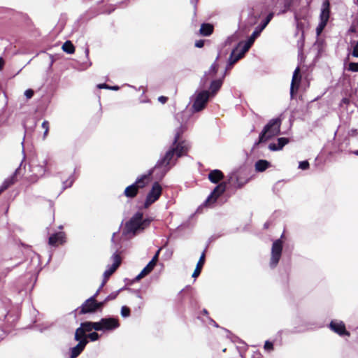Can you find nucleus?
<instances>
[{"label": "nucleus", "instance_id": "nucleus-48", "mask_svg": "<svg viewBox=\"0 0 358 358\" xmlns=\"http://www.w3.org/2000/svg\"><path fill=\"white\" fill-rule=\"evenodd\" d=\"M98 87L99 88H106V89H108V88H109V86L107 85L106 84H99L98 85Z\"/></svg>", "mask_w": 358, "mask_h": 358}, {"label": "nucleus", "instance_id": "nucleus-22", "mask_svg": "<svg viewBox=\"0 0 358 358\" xmlns=\"http://www.w3.org/2000/svg\"><path fill=\"white\" fill-rule=\"evenodd\" d=\"M273 17V14L272 13H269L264 21L262 22V24L255 29V30L253 31V33L257 32V36H259L261 34V32L265 29V27L267 26V24L270 22L271 19Z\"/></svg>", "mask_w": 358, "mask_h": 358}, {"label": "nucleus", "instance_id": "nucleus-57", "mask_svg": "<svg viewBox=\"0 0 358 358\" xmlns=\"http://www.w3.org/2000/svg\"><path fill=\"white\" fill-rule=\"evenodd\" d=\"M354 154H355L356 155H358V150L355 151Z\"/></svg>", "mask_w": 358, "mask_h": 358}, {"label": "nucleus", "instance_id": "nucleus-36", "mask_svg": "<svg viewBox=\"0 0 358 358\" xmlns=\"http://www.w3.org/2000/svg\"><path fill=\"white\" fill-rule=\"evenodd\" d=\"M87 336V339L89 338L91 341H96L99 338V335L96 332L90 333Z\"/></svg>", "mask_w": 358, "mask_h": 358}, {"label": "nucleus", "instance_id": "nucleus-37", "mask_svg": "<svg viewBox=\"0 0 358 358\" xmlns=\"http://www.w3.org/2000/svg\"><path fill=\"white\" fill-rule=\"evenodd\" d=\"M130 314V310L127 306H122L121 308V315L124 317H128Z\"/></svg>", "mask_w": 358, "mask_h": 358}, {"label": "nucleus", "instance_id": "nucleus-1", "mask_svg": "<svg viewBox=\"0 0 358 358\" xmlns=\"http://www.w3.org/2000/svg\"><path fill=\"white\" fill-rule=\"evenodd\" d=\"M185 129L186 127L185 125H181L180 128L176 130L172 147L166 152L164 157L159 159L156 164L154 171H156L159 170L162 172V176H163L169 170V165L174 159L175 156H176V158H178L186 155L187 152L189 150V144L186 141H179L180 135L184 132V131H185Z\"/></svg>", "mask_w": 358, "mask_h": 358}, {"label": "nucleus", "instance_id": "nucleus-41", "mask_svg": "<svg viewBox=\"0 0 358 358\" xmlns=\"http://www.w3.org/2000/svg\"><path fill=\"white\" fill-rule=\"evenodd\" d=\"M309 167V163L307 161H303L299 163V168L302 170H306Z\"/></svg>", "mask_w": 358, "mask_h": 358}, {"label": "nucleus", "instance_id": "nucleus-13", "mask_svg": "<svg viewBox=\"0 0 358 358\" xmlns=\"http://www.w3.org/2000/svg\"><path fill=\"white\" fill-rule=\"evenodd\" d=\"M225 189L226 185L224 183H220L218 185L211 194L208 197L206 202L209 204L210 203H214L217 200V197L225 191Z\"/></svg>", "mask_w": 358, "mask_h": 358}, {"label": "nucleus", "instance_id": "nucleus-21", "mask_svg": "<svg viewBox=\"0 0 358 358\" xmlns=\"http://www.w3.org/2000/svg\"><path fill=\"white\" fill-rule=\"evenodd\" d=\"M292 0H276L275 6L281 9L282 13L286 12L290 7Z\"/></svg>", "mask_w": 358, "mask_h": 358}, {"label": "nucleus", "instance_id": "nucleus-5", "mask_svg": "<svg viewBox=\"0 0 358 358\" xmlns=\"http://www.w3.org/2000/svg\"><path fill=\"white\" fill-rule=\"evenodd\" d=\"M282 250V242L280 239L275 241L273 243L271 248V257L270 261V266L274 268L277 266Z\"/></svg>", "mask_w": 358, "mask_h": 358}, {"label": "nucleus", "instance_id": "nucleus-54", "mask_svg": "<svg viewBox=\"0 0 358 358\" xmlns=\"http://www.w3.org/2000/svg\"><path fill=\"white\" fill-rule=\"evenodd\" d=\"M352 132L353 133V134H355L357 133V129L352 130Z\"/></svg>", "mask_w": 358, "mask_h": 358}, {"label": "nucleus", "instance_id": "nucleus-29", "mask_svg": "<svg viewBox=\"0 0 358 358\" xmlns=\"http://www.w3.org/2000/svg\"><path fill=\"white\" fill-rule=\"evenodd\" d=\"M138 189L134 184L128 186L124 190V194L127 197H134L137 194Z\"/></svg>", "mask_w": 358, "mask_h": 358}, {"label": "nucleus", "instance_id": "nucleus-58", "mask_svg": "<svg viewBox=\"0 0 358 358\" xmlns=\"http://www.w3.org/2000/svg\"><path fill=\"white\" fill-rule=\"evenodd\" d=\"M3 192V190L0 187V194Z\"/></svg>", "mask_w": 358, "mask_h": 358}, {"label": "nucleus", "instance_id": "nucleus-10", "mask_svg": "<svg viewBox=\"0 0 358 358\" xmlns=\"http://www.w3.org/2000/svg\"><path fill=\"white\" fill-rule=\"evenodd\" d=\"M46 161L43 162V164L40 165H34L31 164V172L33 175L31 176V180L32 182H36L38 178H41L44 176L46 169Z\"/></svg>", "mask_w": 358, "mask_h": 358}, {"label": "nucleus", "instance_id": "nucleus-59", "mask_svg": "<svg viewBox=\"0 0 358 358\" xmlns=\"http://www.w3.org/2000/svg\"><path fill=\"white\" fill-rule=\"evenodd\" d=\"M357 1H358V0H357Z\"/></svg>", "mask_w": 358, "mask_h": 358}, {"label": "nucleus", "instance_id": "nucleus-33", "mask_svg": "<svg viewBox=\"0 0 358 358\" xmlns=\"http://www.w3.org/2000/svg\"><path fill=\"white\" fill-rule=\"evenodd\" d=\"M41 126L45 129L44 133H43V139H45L46 138V136H48V131H49L48 121H47V120L43 121Z\"/></svg>", "mask_w": 358, "mask_h": 358}, {"label": "nucleus", "instance_id": "nucleus-23", "mask_svg": "<svg viewBox=\"0 0 358 358\" xmlns=\"http://www.w3.org/2000/svg\"><path fill=\"white\" fill-rule=\"evenodd\" d=\"M17 169L15 171V172L10 177L7 178L2 183V185L0 186V187L3 190L5 191L6 189H7L10 186H11L12 185H13L15 182V177H16V174H17Z\"/></svg>", "mask_w": 358, "mask_h": 358}, {"label": "nucleus", "instance_id": "nucleus-4", "mask_svg": "<svg viewBox=\"0 0 358 358\" xmlns=\"http://www.w3.org/2000/svg\"><path fill=\"white\" fill-rule=\"evenodd\" d=\"M99 329H101V328L99 327V325L98 324L97 322H82L80 324V327H78L76 330L74 339L78 340V339H80L79 337L85 338L86 339H87V336L86 334L87 332H90L93 329L98 331Z\"/></svg>", "mask_w": 358, "mask_h": 358}, {"label": "nucleus", "instance_id": "nucleus-25", "mask_svg": "<svg viewBox=\"0 0 358 358\" xmlns=\"http://www.w3.org/2000/svg\"><path fill=\"white\" fill-rule=\"evenodd\" d=\"M213 25H211L210 24H201L200 30H199L200 34L201 35L206 36H210L213 33Z\"/></svg>", "mask_w": 358, "mask_h": 358}, {"label": "nucleus", "instance_id": "nucleus-12", "mask_svg": "<svg viewBox=\"0 0 358 358\" xmlns=\"http://www.w3.org/2000/svg\"><path fill=\"white\" fill-rule=\"evenodd\" d=\"M97 303L95 300V296H91L90 299L85 301L82 306V313H87L94 312L97 309Z\"/></svg>", "mask_w": 358, "mask_h": 358}, {"label": "nucleus", "instance_id": "nucleus-51", "mask_svg": "<svg viewBox=\"0 0 358 358\" xmlns=\"http://www.w3.org/2000/svg\"><path fill=\"white\" fill-rule=\"evenodd\" d=\"M101 289H102V287H101V286H100L99 288L98 289V290L96 292V293L94 295V296H95V298L97 296V295L99 294V293Z\"/></svg>", "mask_w": 358, "mask_h": 358}, {"label": "nucleus", "instance_id": "nucleus-11", "mask_svg": "<svg viewBox=\"0 0 358 358\" xmlns=\"http://www.w3.org/2000/svg\"><path fill=\"white\" fill-rule=\"evenodd\" d=\"M80 339L76 340L78 343L71 349V358H76L85 349L88 343V340L85 338L79 337Z\"/></svg>", "mask_w": 358, "mask_h": 358}, {"label": "nucleus", "instance_id": "nucleus-55", "mask_svg": "<svg viewBox=\"0 0 358 358\" xmlns=\"http://www.w3.org/2000/svg\"><path fill=\"white\" fill-rule=\"evenodd\" d=\"M115 233H113V237H112V241L113 242L114 241V238L115 236Z\"/></svg>", "mask_w": 358, "mask_h": 358}, {"label": "nucleus", "instance_id": "nucleus-35", "mask_svg": "<svg viewBox=\"0 0 358 358\" xmlns=\"http://www.w3.org/2000/svg\"><path fill=\"white\" fill-rule=\"evenodd\" d=\"M257 33H252L250 37L248 38V41H246V43L248 44L250 47L255 42V39L257 38Z\"/></svg>", "mask_w": 358, "mask_h": 358}, {"label": "nucleus", "instance_id": "nucleus-7", "mask_svg": "<svg viewBox=\"0 0 358 358\" xmlns=\"http://www.w3.org/2000/svg\"><path fill=\"white\" fill-rule=\"evenodd\" d=\"M112 259L113 260V264L105 271L103 273V280L102 283L101 284V287H103L106 283L108 279L110 276L116 271L121 263L120 257L118 254L115 253L112 256Z\"/></svg>", "mask_w": 358, "mask_h": 358}, {"label": "nucleus", "instance_id": "nucleus-18", "mask_svg": "<svg viewBox=\"0 0 358 358\" xmlns=\"http://www.w3.org/2000/svg\"><path fill=\"white\" fill-rule=\"evenodd\" d=\"M289 142L288 138H279L278 139V143H271L268 145V148L272 151H276L281 150L286 144Z\"/></svg>", "mask_w": 358, "mask_h": 358}, {"label": "nucleus", "instance_id": "nucleus-20", "mask_svg": "<svg viewBox=\"0 0 358 358\" xmlns=\"http://www.w3.org/2000/svg\"><path fill=\"white\" fill-rule=\"evenodd\" d=\"M223 178V173L217 169L211 171L208 174L209 180L213 182L217 183Z\"/></svg>", "mask_w": 358, "mask_h": 358}, {"label": "nucleus", "instance_id": "nucleus-34", "mask_svg": "<svg viewBox=\"0 0 358 358\" xmlns=\"http://www.w3.org/2000/svg\"><path fill=\"white\" fill-rule=\"evenodd\" d=\"M217 69H218V65H217V64L216 62H214V63L211 65V66H210V69H209V71H208V74H212V76H214V75L217 73Z\"/></svg>", "mask_w": 358, "mask_h": 358}, {"label": "nucleus", "instance_id": "nucleus-28", "mask_svg": "<svg viewBox=\"0 0 358 358\" xmlns=\"http://www.w3.org/2000/svg\"><path fill=\"white\" fill-rule=\"evenodd\" d=\"M154 267L155 266H152V264L148 263L147 266L141 271V272L136 276V279L138 280L145 277L153 270Z\"/></svg>", "mask_w": 358, "mask_h": 358}, {"label": "nucleus", "instance_id": "nucleus-14", "mask_svg": "<svg viewBox=\"0 0 358 358\" xmlns=\"http://www.w3.org/2000/svg\"><path fill=\"white\" fill-rule=\"evenodd\" d=\"M300 69L299 67H297L293 73L292 80L291 83V87H290V95L291 97L293 98L294 90L296 91L298 90L299 85L301 80V76H299Z\"/></svg>", "mask_w": 358, "mask_h": 358}, {"label": "nucleus", "instance_id": "nucleus-32", "mask_svg": "<svg viewBox=\"0 0 358 358\" xmlns=\"http://www.w3.org/2000/svg\"><path fill=\"white\" fill-rule=\"evenodd\" d=\"M236 52H237L234 50L230 55V57L229 59V64L230 66L234 64L238 59H240L243 57L238 52L237 54Z\"/></svg>", "mask_w": 358, "mask_h": 358}, {"label": "nucleus", "instance_id": "nucleus-3", "mask_svg": "<svg viewBox=\"0 0 358 358\" xmlns=\"http://www.w3.org/2000/svg\"><path fill=\"white\" fill-rule=\"evenodd\" d=\"M280 124L281 120L280 118L271 120L259 134L258 143L265 142L278 135L280 131Z\"/></svg>", "mask_w": 358, "mask_h": 358}, {"label": "nucleus", "instance_id": "nucleus-45", "mask_svg": "<svg viewBox=\"0 0 358 358\" xmlns=\"http://www.w3.org/2000/svg\"><path fill=\"white\" fill-rule=\"evenodd\" d=\"M352 55L354 57H358V41L355 46L354 47L353 51H352Z\"/></svg>", "mask_w": 358, "mask_h": 358}, {"label": "nucleus", "instance_id": "nucleus-53", "mask_svg": "<svg viewBox=\"0 0 358 358\" xmlns=\"http://www.w3.org/2000/svg\"><path fill=\"white\" fill-rule=\"evenodd\" d=\"M198 0H191V2L192 4H194V6L196 5V2H197Z\"/></svg>", "mask_w": 358, "mask_h": 358}, {"label": "nucleus", "instance_id": "nucleus-56", "mask_svg": "<svg viewBox=\"0 0 358 358\" xmlns=\"http://www.w3.org/2000/svg\"><path fill=\"white\" fill-rule=\"evenodd\" d=\"M72 183H73V180H71V181L69 182V186L70 187V186L72 185Z\"/></svg>", "mask_w": 358, "mask_h": 358}, {"label": "nucleus", "instance_id": "nucleus-6", "mask_svg": "<svg viewBox=\"0 0 358 358\" xmlns=\"http://www.w3.org/2000/svg\"><path fill=\"white\" fill-rule=\"evenodd\" d=\"M210 97V92L207 90L199 92L195 98L192 108L194 111L199 112L203 110L207 103Z\"/></svg>", "mask_w": 358, "mask_h": 358}, {"label": "nucleus", "instance_id": "nucleus-39", "mask_svg": "<svg viewBox=\"0 0 358 358\" xmlns=\"http://www.w3.org/2000/svg\"><path fill=\"white\" fill-rule=\"evenodd\" d=\"M348 69L352 72H357L358 71V62L357 63H354V62L350 63Z\"/></svg>", "mask_w": 358, "mask_h": 358}, {"label": "nucleus", "instance_id": "nucleus-43", "mask_svg": "<svg viewBox=\"0 0 358 358\" xmlns=\"http://www.w3.org/2000/svg\"><path fill=\"white\" fill-rule=\"evenodd\" d=\"M264 349L266 350H271L273 349V343L269 341H266L264 344Z\"/></svg>", "mask_w": 358, "mask_h": 358}, {"label": "nucleus", "instance_id": "nucleus-19", "mask_svg": "<svg viewBox=\"0 0 358 358\" xmlns=\"http://www.w3.org/2000/svg\"><path fill=\"white\" fill-rule=\"evenodd\" d=\"M204 262H205V252H203L199 259V262H197V264L196 266V268H195V270L192 274V277L193 278H197L199 274L201 273V269H202V267L204 264Z\"/></svg>", "mask_w": 358, "mask_h": 358}, {"label": "nucleus", "instance_id": "nucleus-31", "mask_svg": "<svg viewBox=\"0 0 358 358\" xmlns=\"http://www.w3.org/2000/svg\"><path fill=\"white\" fill-rule=\"evenodd\" d=\"M62 50L65 52L69 53V54H72L75 52V48H74L73 45L72 44V43L69 41H66L62 45Z\"/></svg>", "mask_w": 358, "mask_h": 358}, {"label": "nucleus", "instance_id": "nucleus-2", "mask_svg": "<svg viewBox=\"0 0 358 358\" xmlns=\"http://www.w3.org/2000/svg\"><path fill=\"white\" fill-rule=\"evenodd\" d=\"M150 222L148 219L143 220V214L137 213L127 222L123 234L126 236H134L148 226Z\"/></svg>", "mask_w": 358, "mask_h": 358}, {"label": "nucleus", "instance_id": "nucleus-46", "mask_svg": "<svg viewBox=\"0 0 358 358\" xmlns=\"http://www.w3.org/2000/svg\"><path fill=\"white\" fill-rule=\"evenodd\" d=\"M167 97L166 96H161L158 98V100L159 102H161L162 103H165L167 101Z\"/></svg>", "mask_w": 358, "mask_h": 358}, {"label": "nucleus", "instance_id": "nucleus-47", "mask_svg": "<svg viewBox=\"0 0 358 358\" xmlns=\"http://www.w3.org/2000/svg\"><path fill=\"white\" fill-rule=\"evenodd\" d=\"M117 294H110L109 295L106 299V301H108V300H111V299H114L115 297H116Z\"/></svg>", "mask_w": 358, "mask_h": 358}, {"label": "nucleus", "instance_id": "nucleus-26", "mask_svg": "<svg viewBox=\"0 0 358 358\" xmlns=\"http://www.w3.org/2000/svg\"><path fill=\"white\" fill-rule=\"evenodd\" d=\"M250 46L246 43L245 41H241L238 44V46L234 49L236 52H238L240 55L243 56L246 52L249 50Z\"/></svg>", "mask_w": 358, "mask_h": 358}, {"label": "nucleus", "instance_id": "nucleus-30", "mask_svg": "<svg viewBox=\"0 0 358 358\" xmlns=\"http://www.w3.org/2000/svg\"><path fill=\"white\" fill-rule=\"evenodd\" d=\"M269 166V162L266 160H259L255 164V169L258 171H264Z\"/></svg>", "mask_w": 358, "mask_h": 358}, {"label": "nucleus", "instance_id": "nucleus-50", "mask_svg": "<svg viewBox=\"0 0 358 358\" xmlns=\"http://www.w3.org/2000/svg\"><path fill=\"white\" fill-rule=\"evenodd\" d=\"M108 89H111V90H119V87L118 86H113V87H110L109 86Z\"/></svg>", "mask_w": 358, "mask_h": 358}, {"label": "nucleus", "instance_id": "nucleus-16", "mask_svg": "<svg viewBox=\"0 0 358 358\" xmlns=\"http://www.w3.org/2000/svg\"><path fill=\"white\" fill-rule=\"evenodd\" d=\"M329 326L331 330L338 334L339 335H350V334L346 331L345 324L343 322L332 321Z\"/></svg>", "mask_w": 358, "mask_h": 358}, {"label": "nucleus", "instance_id": "nucleus-49", "mask_svg": "<svg viewBox=\"0 0 358 358\" xmlns=\"http://www.w3.org/2000/svg\"><path fill=\"white\" fill-rule=\"evenodd\" d=\"M3 63H4L3 60L1 58H0V70H1V69L3 66Z\"/></svg>", "mask_w": 358, "mask_h": 358}, {"label": "nucleus", "instance_id": "nucleus-44", "mask_svg": "<svg viewBox=\"0 0 358 358\" xmlns=\"http://www.w3.org/2000/svg\"><path fill=\"white\" fill-rule=\"evenodd\" d=\"M204 45V41L203 40H199L195 42V46L196 48H201Z\"/></svg>", "mask_w": 358, "mask_h": 358}, {"label": "nucleus", "instance_id": "nucleus-42", "mask_svg": "<svg viewBox=\"0 0 358 358\" xmlns=\"http://www.w3.org/2000/svg\"><path fill=\"white\" fill-rule=\"evenodd\" d=\"M34 95V91L31 89H29V90H27L25 92H24V96L27 98V99H31Z\"/></svg>", "mask_w": 358, "mask_h": 358}, {"label": "nucleus", "instance_id": "nucleus-9", "mask_svg": "<svg viewBox=\"0 0 358 358\" xmlns=\"http://www.w3.org/2000/svg\"><path fill=\"white\" fill-rule=\"evenodd\" d=\"M99 327L98 331H111L117 329L119 327V322L115 318H102L99 322H97Z\"/></svg>", "mask_w": 358, "mask_h": 358}, {"label": "nucleus", "instance_id": "nucleus-38", "mask_svg": "<svg viewBox=\"0 0 358 358\" xmlns=\"http://www.w3.org/2000/svg\"><path fill=\"white\" fill-rule=\"evenodd\" d=\"M327 24H323V23H319V24L317 25V28H316V34L317 36H320L321 34V33L322 32L323 29H324V27H326Z\"/></svg>", "mask_w": 358, "mask_h": 358}, {"label": "nucleus", "instance_id": "nucleus-24", "mask_svg": "<svg viewBox=\"0 0 358 358\" xmlns=\"http://www.w3.org/2000/svg\"><path fill=\"white\" fill-rule=\"evenodd\" d=\"M222 85V80H215L211 82L210 89L211 90V92L210 93V95L212 96L215 95L217 92L220 89L221 86Z\"/></svg>", "mask_w": 358, "mask_h": 358}, {"label": "nucleus", "instance_id": "nucleus-17", "mask_svg": "<svg viewBox=\"0 0 358 358\" xmlns=\"http://www.w3.org/2000/svg\"><path fill=\"white\" fill-rule=\"evenodd\" d=\"M64 234L62 232L52 234L49 238V244L52 246H57L64 242Z\"/></svg>", "mask_w": 358, "mask_h": 358}, {"label": "nucleus", "instance_id": "nucleus-15", "mask_svg": "<svg viewBox=\"0 0 358 358\" xmlns=\"http://www.w3.org/2000/svg\"><path fill=\"white\" fill-rule=\"evenodd\" d=\"M330 15L329 10V3L328 1H325L322 3L321 13L320 15V22L327 24Z\"/></svg>", "mask_w": 358, "mask_h": 358}, {"label": "nucleus", "instance_id": "nucleus-27", "mask_svg": "<svg viewBox=\"0 0 358 358\" xmlns=\"http://www.w3.org/2000/svg\"><path fill=\"white\" fill-rule=\"evenodd\" d=\"M149 176L143 175L141 178H138L135 183H134L138 190L140 188H143L148 182Z\"/></svg>", "mask_w": 358, "mask_h": 358}, {"label": "nucleus", "instance_id": "nucleus-8", "mask_svg": "<svg viewBox=\"0 0 358 358\" xmlns=\"http://www.w3.org/2000/svg\"><path fill=\"white\" fill-rule=\"evenodd\" d=\"M162 187L158 182L154 183L152 185V189L148 193L145 202V206L148 207L150 205L156 201L160 196L162 194Z\"/></svg>", "mask_w": 358, "mask_h": 358}, {"label": "nucleus", "instance_id": "nucleus-52", "mask_svg": "<svg viewBox=\"0 0 358 358\" xmlns=\"http://www.w3.org/2000/svg\"><path fill=\"white\" fill-rule=\"evenodd\" d=\"M97 305H98L97 309L100 308L103 305V302L97 303Z\"/></svg>", "mask_w": 358, "mask_h": 358}, {"label": "nucleus", "instance_id": "nucleus-40", "mask_svg": "<svg viewBox=\"0 0 358 358\" xmlns=\"http://www.w3.org/2000/svg\"><path fill=\"white\" fill-rule=\"evenodd\" d=\"M161 249H159L155 256L152 257V260L149 262L150 264H152L153 266H155L158 260L159 254Z\"/></svg>", "mask_w": 358, "mask_h": 358}]
</instances>
